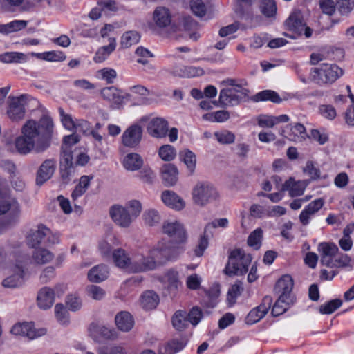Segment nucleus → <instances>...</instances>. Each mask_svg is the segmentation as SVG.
Here are the masks:
<instances>
[{
  "instance_id": "774afa93",
  "label": "nucleus",
  "mask_w": 354,
  "mask_h": 354,
  "mask_svg": "<svg viewBox=\"0 0 354 354\" xmlns=\"http://www.w3.org/2000/svg\"><path fill=\"white\" fill-rule=\"evenodd\" d=\"M242 290L241 285L238 283L232 285L229 289L227 299L230 305H233L235 303L236 297L241 295Z\"/></svg>"
},
{
  "instance_id": "4d7b16f0",
  "label": "nucleus",
  "mask_w": 354,
  "mask_h": 354,
  "mask_svg": "<svg viewBox=\"0 0 354 354\" xmlns=\"http://www.w3.org/2000/svg\"><path fill=\"white\" fill-rule=\"evenodd\" d=\"M86 292L89 297L95 300L102 299L106 294V292L104 289L95 285L88 286L86 288Z\"/></svg>"
},
{
  "instance_id": "7ed1b4c3",
  "label": "nucleus",
  "mask_w": 354,
  "mask_h": 354,
  "mask_svg": "<svg viewBox=\"0 0 354 354\" xmlns=\"http://www.w3.org/2000/svg\"><path fill=\"white\" fill-rule=\"evenodd\" d=\"M252 261V257L241 249L233 250L224 270L228 276L243 275L248 271V266Z\"/></svg>"
},
{
  "instance_id": "de8ad7c7",
  "label": "nucleus",
  "mask_w": 354,
  "mask_h": 354,
  "mask_svg": "<svg viewBox=\"0 0 354 354\" xmlns=\"http://www.w3.org/2000/svg\"><path fill=\"white\" fill-rule=\"evenodd\" d=\"M142 218L145 223L149 226H154L158 225L161 217L158 212L154 209H149L144 212Z\"/></svg>"
},
{
  "instance_id": "f704fd0d",
  "label": "nucleus",
  "mask_w": 354,
  "mask_h": 354,
  "mask_svg": "<svg viewBox=\"0 0 354 354\" xmlns=\"http://www.w3.org/2000/svg\"><path fill=\"white\" fill-rule=\"evenodd\" d=\"M142 157L136 153L127 154L123 160V165L129 171H137L142 167Z\"/></svg>"
},
{
  "instance_id": "ea45409f",
  "label": "nucleus",
  "mask_w": 354,
  "mask_h": 354,
  "mask_svg": "<svg viewBox=\"0 0 354 354\" xmlns=\"http://www.w3.org/2000/svg\"><path fill=\"white\" fill-rule=\"evenodd\" d=\"M253 100L255 102L270 101L273 103L279 104L281 102L282 99L277 92L272 90H265L257 93L253 97Z\"/></svg>"
},
{
  "instance_id": "ddd939ff",
  "label": "nucleus",
  "mask_w": 354,
  "mask_h": 354,
  "mask_svg": "<svg viewBox=\"0 0 354 354\" xmlns=\"http://www.w3.org/2000/svg\"><path fill=\"white\" fill-rule=\"evenodd\" d=\"M75 164L73 162V156L68 153L61 157L59 162V174L61 182L64 185L68 184L75 175Z\"/></svg>"
},
{
  "instance_id": "e433bc0d",
  "label": "nucleus",
  "mask_w": 354,
  "mask_h": 354,
  "mask_svg": "<svg viewBox=\"0 0 354 354\" xmlns=\"http://www.w3.org/2000/svg\"><path fill=\"white\" fill-rule=\"evenodd\" d=\"M140 303L143 308L151 310L158 304L159 297L154 291L147 290L142 295Z\"/></svg>"
},
{
  "instance_id": "338daca9",
  "label": "nucleus",
  "mask_w": 354,
  "mask_h": 354,
  "mask_svg": "<svg viewBox=\"0 0 354 354\" xmlns=\"http://www.w3.org/2000/svg\"><path fill=\"white\" fill-rule=\"evenodd\" d=\"M55 314L57 319L62 324L68 322V312L65 307L61 304H57L55 307Z\"/></svg>"
},
{
  "instance_id": "a211bd4d",
  "label": "nucleus",
  "mask_w": 354,
  "mask_h": 354,
  "mask_svg": "<svg viewBox=\"0 0 354 354\" xmlns=\"http://www.w3.org/2000/svg\"><path fill=\"white\" fill-rule=\"evenodd\" d=\"M56 162L53 159L46 160L39 167L36 176L37 185H42L53 175L55 170Z\"/></svg>"
},
{
  "instance_id": "f3484780",
  "label": "nucleus",
  "mask_w": 354,
  "mask_h": 354,
  "mask_svg": "<svg viewBox=\"0 0 354 354\" xmlns=\"http://www.w3.org/2000/svg\"><path fill=\"white\" fill-rule=\"evenodd\" d=\"M50 229L44 225H38L35 230H30L26 236V243L30 248L39 247L43 239L48 235Z\"/></svg>"
},
{
  "instance_id": "bb28decb",
  "label": "nucleus",
  "mask_w": 354,
  "mask_h": 354,
  "mask_svg": "<svg viewBox=\"0 0 354 354\" xmlns=\"http://www.w3.org/2000/svg\"><path fill=\"white\" fill-rule=\"evenodd\" d=\"M162 178L167 186L175 185L178 180V169L172 164H165L161 169Z\"/></svg>"
},
{
  "instance_id": "c9c22d12",
  "label": "nucleus",
  "mask_w": 354,
  "mask_h": 354,
  "mask_svg": "<svg viewBox=\"0 0 354 354\" xmlns=\"http://www.w3.org/2000/svg\"><path fill=\"white\" fill-rule=\"evenodd\" d=\"M109 44L100 48L95 53L94 61L97 63L104 62L109 55L115 50L116 47V41L113 37L109 38Z\"/></svg>"
},
{
  "instance_id": "4be33fe9",
  "label": "nucleus",
  "mask_w": 354,
  "mask_h": 354,
  "mask_svg": "<svg viewBox=\"0 0 354 354\" xmlns=\"http://www.w3.org/2000/svg\"><path fill=\"white\" fill-rule=\"evenodd\" d=\"M161 198L162 202L171 208L181 210L185 207V201L173 191H164L162 193Z\"/></svg>"
},
{
  "instance_id": "c03bdc74",
  "label": "nucleus",
  "mask_w": 354,
  "mask_h": 354,
  "mask_svg": "<svg viewBox=\"0 0 354 354\" xmlns=\"http://www.w3.org/2000/svg\"><path fill=\"white\" fill-rule=\"evenodd\" d=\"M27 60V55L18 52H8L0 55V61L3 63H21Z\"/></svg>"
},
{
  "instance_id": "864d4df0",
  "label": "nucleus",
  "mask_w": 354,
  "mask_h": 354,
  "mask_svg": "<svg viewBox=\"0 0 354 354\" xmlns=\"http://www.w3.org/2000/svg\"><path fill=\"white\" fill-rule=\"evenodd\" d=\"M183 157V162L187 165V167L189 170L190 173L192 174L196 167V156L195 154L189 149H185L180 153Z\"/></svg>"
},
{
  "instance_id": "5701e85b",
  "label": "nucleus",
  "mask_w": 354,
  "mask_h": 354,
  "mask_svg": "<svg viewBox=\"0 0 354 354\" xmlns=\"http://www.w3.org/2000/svg\"><path fill=\"white\" fill-rule=\"evenodd\" d=\"M14 274L6 278L2 281V285L6 288H16L24 283V270L20 265H16L14 268Z\"/></svg>"
},
{
  "instance_id": "aec40b11",
  "label": "nucleus",
  "mask_w": 354,
  "mask_h": 354,
  "mask_svg": "<svg viewBox=\"0 0 354 354\" xmlns=\"http://www.w3.org/2000/svg\"><path fill=\"white\" fill-rule=\"evenodd\" d=\"M171 19L169 9L165 6L157 7L153 12V22L159 28L168 27L171 23Z\"/></svg>"
},
{
  "instance_id": "20e7f679",
  "label": "nucleus",
  "mask_w": 354,
  "mask_h": 354,
  "mask_svg": "<svg viewBox=\"0 0 354 354\" xmlns=\"http://www.w3.org/2000/svg\"><path fill=\"white\" fill-rule=\"evenodd\" d=\"M192 196L194 203L203 207L218 200L220 195L216 188L210 183L198 182L193 187Z\"/></svg>"
},
{
  "instance_id": "49530a36",
  "label": "nucleus",
  "mask_w": 354,
  "mask_h": 354,
  "mask_svg": "<svg viewBox=\"0 0 354 354\" xmlns=\"http://www.w3.org/2000/svg\"><path fill=\"white\" fill-rule=\"evenodd\" d=\"M308 137L305 127L301 123H296L290 128V140L301 141Z\"/></svg>"
},
{
  "instance_id": "a18cd8bd",
  "label": "nucleus",
  "mask_w": 354,
  "mask_h": 354,
  "mask_svg": "<svg viewBox=\"0 0 354 354\" xmlns=\"http://www.w3.org/2000/svg\"><path fill=\"white\" fill-rule=\"evenodd\" d=\"M188 323L186 313L184 311L178 310L176 312L172 317L173 326L178 330H183L186 328Z\"/></svg>"
},
{
  "instance_id": "f03ea898",
  "label": "nucleus",
  "mask_w": 354,
  "mask_h": 354,
  "mask_svg": "<svg viewBox=\"0 0 354 354\" xmlns=\"http://www.w3.org/2000/svg\"><path fill=\"white\" fill-rule=\"evenodd\" d=\"M344 71L337 64H322L319 67L313 68L310 78L319 86L330 85L341 77Z\"/></svg>"
},
{
  "instance_id": "8fccbe9b",
  "label": "nucleus",
  "mask_w": 354,
  "mask_h": 354,
  "mask_svg": "<svg viewBox=\"0 0 354 354\" xmlns=\"http://www.w3.org/2000/svg\"><path fill=\"white\" fill-rule=\"evenodd\" d=\"M263 239V230L261 228H257L250 233L248 238V244L250 247L258 250Z\"/></svg>"
},
{
  "instance_id": "3c124183",
  "label": "nucleus",
  "mask_w": 354,
  "mask_h": 354,
  "mask_svg": "<svg viewBox=\"0 0 354 354\" xmlns=\"http://www.w3.org/2000/svg\"><path fill=\"white\" fill-rule=\"evenodd\" d=\"M339 249L332 243H321L318 245V251L321 257L336 256Z\"/></svg>"
},
{
  "instance_id": "69168bd1",
  "label": "nucleus",
  "mask_w": 354,
  "mask_h": 354,
  "mask_svg": "<svg viewBox=\"0 0 354 354\" xmlns=\"http://www.w3.org/2000/svg\"><path fill=\"white\" fill-rule=\"evenodd\" d=\"M189 323L193 326L198 324L203 317L202 310L197 306L193 307L188 315H186Z\"/></svg>"
},
{
  "instance_id": "393cba45",
  "label": "nucleus",
  "mask_w": 354,
  "mask_h": 354,
  "mask_svg": "<svg viewBox=\"0 0 354 354\" xmlns=\"http://www.w3.org/2000/svg\"><path fill=\"white\" fill-rule=\"evenodd\" d=\"M173 74L182 77H195L204 74V70L201 67L192 66H176L173 70Z\"/></svg>"
},
{
  "instance_id": "c85d7f7f",
  "label": "nucleus",
  "mask_w": 354,
  "mask_h": 354,
  "mask_svg": "<svg viewBox=\"0 0 354 354\" xmlns=\"http://www.w3.org/2000/svg\"><path fill=\"white\" fill-rule=\"evenodd\" d=\"M102 97L119 106L123 103L122 91L115 86L104 88L101 90Z\"/></svg>"
},
{
  "instance_id": "0e129e2a",
  "label": "nucleus",
  "mask_w": 354,
  "mask_h": 354,
  "mask_svg": "<svg viewBox=\"0 0 354 354\" xmlns=\"http://www.w3.org/2000/svg\"><path fill=\"white\" fill-rule=\"evenodd\" d=\"M59 113L61 117V121L64 127L71 131L75 129L76 121L73 120L71 115L65 113L62 108H59Z\"/></svg>"
},
{
  "instance_id": "79ce46f5",
  "label": "nucleus",
  "mask_w": 354,
  "mask_h": 354,
  "mask_svg": "<svg viewBox=\"0 0 354 354\" xmlns=\"http://www.w3.org/2000/svg\"><path fill=\"white\" fill-rule=\"evenodd\" d=\"M140 39V35L138 32L136 30L127 31L121 37L120 45L124 48H128L138 44Z\"/></svg>"
},
{
  "instance_id": "6ab92c4d",
  "label": "nucleus",
  "mask_w": 354,
  "mask_h": 354,
  "mask_svg": "<svg viewBox=\"0 0 354 354\" xmlns=\"http://www.w3.org/2000/svg\"><path fill=\"white\" fill-rule=\"evenodd\" d=\"M118 244L117 237L111 233H107L99 241L98 250L103 258L110 259L112 257L113 248Z\"/></svg>"
},
{
  "instance_id": "4c0bfd02",
  "label": "nucleus",
  "mask_w": 354,
  "mask_h": 354,
  "mask_svg": "<svg viewBox=\"0 0 354 354\" xmlns=\"http://www.w3.org/2000/svg\"><path fill=\"white\" fill-rule=\"evenodd\" d=\"M129 90L131 93L140 96L138 102L134 103L135 105H147L151 103L150 100L148 98V96L151 95V92L145 86L138 84L130 87Z\"/></svg>"
},
{
  "instance_id": "412c9836",
  "label": "nucleus",
  "mask_w": 354,
  "mask_h": 354,
  "mask_svg": "<svg viewBox=\"0 0 354 354\" xmlns=\"http://www.w3.org/2000/svg\"><path fill=\"white\" fill-rule=\"evenodd\" d=\"M37 304L41 309L50 308L55 301V290L49 287H44L37 294Z\"/></svg>"
},
{
  "instance_id": "052dcab7",
  "label": "nucleus",
  "mask_w": 354,
  "mask_h": 354,
  "mask_svg": "<svg viewBox=\"0 0 354 354\" xmlns=\"http://www.w3.org/2000/svg\"><path fill=\"white\" fill-rule=\"evenodd\" d=\"M266 314L264 313H262L261 310L257 306L254 308H253L250 312L248 313V316L245 319V322L248 324H253L259 321H260Z\"/></svg>"
},
{
  "instance_id": "dca6fc26",
  "label": "nucleus",
  "mask_w": 354,
  "mask_h": 354,
  "mask_svg": "<svg viewBox=\"0 0 354 354\" xmlns=\"http://www.w3.org/2000/svg\"><path fill=\"white\" fill-rule=\"evenodd\" d=\"M158 243L165 262L177 258L184 251L182 244L174 243L172 241H160Z\"/></svg>"
},
{
  "instance_id": "423d86ee",
  "label": "nucleus",
  "mask_w": 354,
  "mask_h": 354,
  "mask_svg": "<svg viewBox=\"0 0 354 354\" xmlns=\"http://www.w3.org/2000/svg\"><path fill=\"white\" fill-rule=\"evenodd\" d=\"M248 91L242 86L223 88L220 91L219 102L222 106L237 105L247 95Z\"/></svg>"
},
{
  "instance_id": "cd10ccee",
  "label": "nucleus",
  "mask_w": 354,
  "mask_h": 354,
  "mask_svg": "<svg viewBox=\"0 0 354 354\" xmlns=\"http://www.w3.org/2000/svg\"><path fill=\"white\" fill-rule=\"evenodd\" d=\"M109 269L106 265L100 264L94 266L91 268L87 274L88 279L90 281L93 283H100L109 277Z\"/></svg>"
},
{
  "instance_id": "2f4dec72",
  "label": "nucleus",
  "mask_w": 354,
  "mask_h": 354,
  "mask_svg": "<svg viewBox=\"0 0 354 354\" xmlns=\"http://www.w3.org/2000/svg\"><path fill=\"white\" fill-rule=\"evenodd\" d=\"M305 186L301 182H295L292 178H290L281 185V192L289 191V194L292 197L299 196L304 194Z\"/></svg>"
},
{
  "instance_id": "c756f323",
  "label": "nucleus",
  "mask_w": 354,
  "mask_h": 354,
  "mask_svg": "<svg viewBox=\"0 0 354 354\" xmlns=\"http://www.w3.org/2000/svg\"><path fill=\"white\" fill-rule=\"evenodd\" d=\"M55 257L54 254L49 250L38 247L35 248L32 254L33 261L38 265H44L50 263Z\"/></svg>"
},
{
  "instance_id": "72a5a7b5",
  "label": "nucleus",
  "mask_w": 354,
  "mask_h": 354,
  "mask_svg": "<svg viewBox=\"0 0 354 354\" xmlns=\"http://www.w3.org/2000/svg\"><path fill=\"white\" fill-rule=\"evenodd\" d=\"M294 300L295 297H287L285 295H279L272 307V315L274 317H277L283 314L286 311L288 306L294 302Z\"/></svg>"
},
{
  "instance_id": "4468645a",
  "label": "nucleus",
  "mask_w": 354,
  "mask_h": 354,
  "mask_svg": "<svg viewBox=\"0 0 354 354\" xmlns=\"http://www.w3.org/2000/svg\"><path fill=\"white\" fill-rule=\"evenodd\" d=\"M11 333L15 335H22L33 339L45 335L46 330L45 328L36 330L32 323H23L15 324L12 328Z\"/></svg>"
},
{
  "instance_id": "37998d69",
  "label": "nucleus",
  "mask_w": 354,
  "mask_h": 354,
  "mask_svg": "<svg viewBox=\"0 0 354 354\" xmlns=\"http://www.w3.org/2000/svg\"><path fill=\"white\" fill-rule=\"evenodd\" d=\"M27 21L15 20L6 24L0 25V32L3 34H9L22 30L27 26Z\"/></svg>"
},
{
  "instance_id": "2eb2a0df",
  "label": "nucleus",
  "mask_w": 354,
  "mask_h": 354,
  "mask_svg": "<svg viewBox=\"0 0 354 354\" xmlns=\"http://www.w3.org/2000/svg\"><path fill=\"white\" fill-rule=\"evenodd\" d=\"M147 131L153 138H165L169 131L168 122L162 118H153L148 123Z\"/></svg>"
},
{
  "instance_id": "b1692460",
  "label": "nucleus",
  "mask_w": 354,
  "mask_h": 354,
  "mask_svg": "<svg viewBox=\"0 0 354 354\" xmlns=\"http://www.w3.org/2000/svg\"><path fill=\"white\" fill-rule=\"evenodd\" d=\"M293 280L290 275H284L279 279L274 287V291L279 295H285L287 297H294L292 295Z\"/></svg>"
},
{
  "instance_id": "f8f14e48",
  "label": "nucleus",
  "mask_w": 354,
  "mask_h": 354,
  "mask_svg": "<svg viewBox=\"0 0 354 354\" xmlns=\"http://www.w3.org/2000/svg\"><path fill=\"white\" fill-rule=\"evenodd\" d=\"M142 129L138 124H133L127 128L122 136V142L127 147H138L142 140Z\"/></svg>"
},
{
  "instance_id": "680f3d73",
  "label": "nucleus",
  "mask_w": 354,
  "mask_h": 354,
  "mask_svg": "<svg viewBox=\"0 0 354 354\" xmlns=\"http://www.w3.org/2000/svg\"><path fill=\"white\" fill-rule=\"evenodd\" d=\"M98 354H127L125 347L121 345H112L100 348Z\"/></svg>"
},
{
  "instance_id": "9d476101",
  "label": "nucleus",
  "mask_w": 354,
  "mask_h": 354,
  "mask_svg": "<svg viewBox=\"0 0 354 354\" xmlns=\"http://www.w3.org/2000/svg\"><path fill=\"white\" fill-rule=\"evenodd\" d=\"M109 214L114 223L123 228L129 227L135 220L129 210L120 205L111 206Z\"/></svg>"
},
{
  "instance_id": "473e14b6",
  "label": "nucleus",
  "mask_w": 354,
  "mask_h": 354,
  "mask_svg": "<svg viewBox=\"0 0 354 354\" xmlns=\"http://www.w3.org/2000/svg\"><path fill=\"white\" fill-rule=\"evenodd\" d=\"M111 257L118 267L126 269L129 272L131 258L128 256L124 250L122 248L114 250Z\"/></svg>"
},
{
  "instance_id": "6e6d98bb",
  "label": "nucleus",
  "mask_w": 354,
  "mask_h": 354,
  "mask_svg": "<svg viewBox=\"0 0 354 354\" xmlns=\"http://www.w3.org/2000/svg\"><path fill=\"white\" fill-rule=\"evenodd\" d=\"M149 255L151 260L155 263V268H156L158 266L164 264L165 262L162 250L160 248L159 243L149 250Z\"/></svg>"
},
{
  "instance_id": "e2e57ef3",
  "label": "nucleus",
  "mask_w": 354,
  "mask_h": 354,
  "mask_svg": "<svg viewBox=\"0 0 354 354\" xmlns=\"http://www.w3.org/2000/svg\"><path fill=\"white\" fill-rule=\"evenodd\" d=\"M190 7L193 13L198 17H203L206 12V7L202 0H192Z\"/></svg>"
},
{
  "instance_id": "a19ab883",
  "label": "nucleus",
  "mask_w": 354,
  "mask_h": 354,
  "mask_svg": "<svg viewBox=\"0 0 354 354\" xmlns=\"http://www.w3.org/2000/svg\"><path fill=\"white\" fill-rule=\"evenodd\" d=\"M80 140V136L75 133L64 136L63 138V144L62 146L61 157H63L64 156V155L68 153L69 156H73L72 150L71 148L73 145L77 143Z\"/></svg>"
},
{
  "instance_id": "39448f33",
  "label": "nucleus",
  "mask_w": 354,
  "mask_h": 354,
  "mask_svg": "<svg viewBox=\"0 0 354 354\" xmlns=\"http://www.w3.org/2000/svg\"><path fill=\"white\" fill-rule=\"evenodd\" d=\"M31 100H35L27 94L21 95L19 97H8V109L7 113L8 117L15 121L20 120L24 118L26 113V105Z\"/></svg>"
},
{
  "instance_id": "6e6552de",
  "label": "nucleus",
  "mask_w": 354,
  "mask_h": 354,
  "mask_svg": "<svg viewBox=\"0 0 354 354\" xmlns=\"http://www.w3.org/2000/svg\"><path fill=\"white\" fill-rule=\"evenodd\" d=\"M3 214H5L1 221L3 226L15 225L19 221L20 214L19 203L15 201L0 203V216Z\"/></svg>"
},
{
  "instance_id": "58836bf2",
  "label": "nucleus",
  "mask_w": 354,
  "mask_h": 354,
  "mask_svg": "<svg viewBox=\"0 0 354 354\" xmlns=\"http://www.w3.org/2000/svg\"><path fill=\"white\" fill-rule=\"evenodd\" d=\"M92 177L88 176H82L79 181V183L75 186L74 190L71 194V197L73 201H75L79 197L82 196L87 190L90 185Z\"/></svg>"
},
{
  "instance_id": "603ef678",
  "label": "nucleus",
  "mask_w": 354,
  "mask_h": 354,
  "mask_svg": "<svg viewBox=\"0 0 354 354\" xmlns=\"http://www.w3.org/2000/svg\"><path fill=\"white\" fill-rule=\"evenodd\" d=\"M342 304V301L339 299H332L327 303L319 306V313L322 314H331L339 308Z\"/></svg>"
},
{
  "instance_id": "a878e982",
  "label": "nucleus",
  "mask_w": 354,
  "mask_h": 354,
  "mask_svg": "<svg viewBox=\"0 0 354 354\" xmlns=\"http://www.w3.org/2000/svg\"><path fill=\"white\" fill-rule=\"evenodd\" d=\"M115 322L118 328L123 332L131 330L134 325V320L132 315L127 311L118 313L115 315Z\"/></svg>"
},
{
  "instance_id": "0eeeda50",
  "label": "nucleus",
  "mask_w": 354,
  "mask_h": 354,
  "mask_svg": "<svg viewBox=\"0 0 354 354\" xmlns=\"http://www.w3.org/2000/svg\"><path fill=\"white\" fill-rule=\"evenodd\" d=\"M228 225L227 218H219L207 223L204 229L203 234L201 236L199 243L194 250V254L197 257H201L205 249L208 246V240L212 236V230L221 227H226Z\"/></svg>"
},
{
  "instance_id": "1a4fd4ad",
  "label": "nucleus",
  "mask_w": 354,
  "mask_h": 354,
  "mask_svg": "<svg viewBox=\"0 0 354 354\" xmlns=\"http://www.w3.org/2000/svg\"><path fill=\"white\" fill-rule=\"evenodd\" d=\"M163 233L171 238L176 243L185 242L187 233L183 225L179 221H165L162 225Z\"/></svg>"
},
{
  "instance_id": "9b49d317",
  "label": "nucleus",
  "mask_w": 354,
  "mask_h": 354,
  "mask_svg": "<svg viewBox=\"0 0 354 354\" xmlns=\"http://www.w3.org/2000/svg\"><path fill=\"white\" fill-rule=\"evenodd\" d=\"M129 266V272L133 273L147 272L156 269L155 263L151 259L149 255L144 256L136 254L131 258Z\"/></svg>"
},
{
  "instance_id": "5fc2aeb1",
  "label": "nucleus",
  "mask_w": 354,
  "mask_h": 354,
  "mask_svg": "<svg viewBox=\"0 0 354 354\" xmlns=\"http://www.w3.org/2000/svg\"><path fill=\"white\" fill-rule=\"evenodd\" d=\"M261 10L266 17H273L277 12L275 1L274 0H263L261 4Z\"/></svg>"
},
{
  "instance_id": "09e8293b",
  "label": "nucleus",
  "mask_w": 354,
  "mask_h": 354,
  "mask_svg": "<svg viewBox=\"0 0 354 354\" xmlns=\"http://www.w3.org/2000/svg\"><path fill=\"white\" fill-rule=\"evenodd\" d=\"M158 155L164 161H171L176 156V150L170 145H164L160 147Z\"/></svg>"
},
{
  "instance_id": "7c9ffc66",
  "label": "nucleus",
  "mask_w": 354,
  "mask_h": 354,
  "mask_svg": "<svg viewBox=\"0 0 354 354\" xmlns=\"http://www.w3.org/2000/svg\"><path fill=\"white\" fill-rule=\"evenodd\" d=\"M186 344L185 338L174 339L159 348V354H175L182 350Z\"/></svg>"
},
{
  "instance_id": "bf43d9fd",
  "label": "nucleus",
  "mask_w": 354,
  "mask_h": 354,
  "mask_svg": "<svg viewBox=\"0 0 354 354\" xmlns=\"http://www.w3.org/2000/svg\"><path fill=\"white\" fill-rule=\"evenodd\" d=\"M124 207L129 210L135 219L140 214L142 209L140 201L135 199L129 201Z\"/></svg>"
},
{
  "instance_id": "13d9d810",
  "label": "nucleus",
  "mask_w": 354,
  "mask_h": 354,
  "mask_svg": "<svg viewBox=\"0 0 354 354\" xmlns=\"http://www.w3.org/2000/svg\"><path fill=\"white\" fill-rule=\"evenodd\" d=\"M214 136L218 142L223 145L232 144L235 140V135L227 130L216 132Z\"/></svg>"
},
{
  "instance_id": "f257e3e1",
  "label": "nucleus",
  "mask_w": 354,
  "mask_h": 354,
  "mask_svg": "<svg viewBox=\"0 0 354 354\" xmlns=\"http://www.w3.org/2000/svg\"><path fill=\"white\" fill-rule=\"evenodd\" d=\"M53 130V122L48 116H43L39 122L26 121L21 128V135L15 142L17 152L26 155L32 151L37 153L45 151L50 145Z\"/></svg>"
}]
</instances>
